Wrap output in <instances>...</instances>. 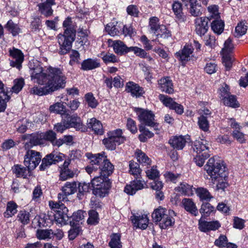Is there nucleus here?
<instances>
[{"label":"nucleus","instance_id":"f257e3e1","mask_svg":"<svg viewBox=\"0 0 248 248\" xmlns=\"http://www.w3.org/2000/svg\"><path fill=\"white\" fill-rule=\"evenodd\" d=\"M90 159V164L85 168L86 172L93 177L91 184L93 187L103 186L105 183H111L108 177L114 170V166L105 155V153L93 154H86Z\"/></svg>","mask_w":248,"mask_h":248},{"label":"nucleus","instance_id":"f03ea898","mask_svg":"<svg viewBox=\"0 0 248 248\" xmlns=\"http://www.w3.org/2000/svg\"><path fill=\"white\" fill-rule=\"evenodd\" d=\"M204 170L210 176L212 182L217 183V189L224 190L228 186V173L223 161L211 157L204 166Z\"/></svg>","mask_w":248,"mask_h":248},{"label":"nucleus","instance_id":"7ed1b4c3","mask_svg":"<svg viewBox=\"0 0 248 248\" xmlns=\"http://www.w3.org/2000/svg\"><path fill=\"white\" fill-rule=\"evenodd\" d=\"M30 74L31 79L38 84H43L47 80L66 79L64 74L60 68L49 67L44 71L39 64L30 65Z\"/></svg>","mask_w":248,"mask_h":248},{"label":"nucleus","instance_id":"20e7f679","mask_svg":"<svg viewBox=\"0 0 248 248\" xmlns=\"http://www.w3.org/2000/svg\"><path fill=\"white\" fill-rule=\"evenodd\" d=\"M63 26L65 28L64 33L59 34L57 36L60 45L59 54L61 55L65 54L71 49L76 33V28L72 24L71 17H68L65 19L63 22Z\"/></svg>","mask_w":248,"mask_h":248},{"label":"nucleus","instance_id":"39448f33","mask_svg":"<svg viewBox=\"0 0 248 248\" xmlns=\"http://www.w3.org/2000/svg\"><path fill=\"white\" fill-rule=\"evenodd\" d=\"M66 79L57 80H47L40 85H44L43 87L34 86L30 90L31 94L39 96L46 95L51 94L54 92L65 86Z\"/></svg>","mask_w":248,"mask_h":248},{"label":"nucleus","instance_id":"423d86ee","mask_svg":"<svg viewBox=\"0 0 248 248\" xmlns=\"http://www.w3.org/2000/svg\"><path fill=\"white\" fill-rule=\"evenodd\" d=\"M134 110L136 113L141 124L152 127L156 131V133H158L159 129L158 124L155 122V115L151 110L140 108H135Z\"/></svg>","mask_w":248,"mask_h":248},{"label":"nucleus","instance_id":"0eeeda50","mask_svg":"<svg viewBox=\"0 0 248 248\" xmlns=\"http://www.w3.org/2000/svg\"><path fill=\"white\" fill-rule=\"evenodd\" d=\"M49 205L52 209H56L54 214L55 221L61 225L68 224L70 218V215L68 214L67 208L62 202H49Z\"/></svg>","mask_w":248,"mask_h":248},{"label":"nucleus","instance_id":"6e6552de","mask_svg":"<svg viewBox=\"0 0 248 248\" xmlns=\"http://www.w3.org/2000/svg\"><path fill=\"white\" fill-rule=\"evenodd\" d=\"M26 150L24 164L29 170H34L40 162L42 156L39 152L35 150L30 149Z\"/></svg>","mask_w":248,"mask_h":248},{"label":"nucleus","instance_id":"1a4fd4ad","mask_svg":"<svg viewBox=\"0 0 248 248\" xmlns=\"http://www.w3.org/2000/svg\"><path fill=\"white\" fill-rule=\"evenodd\" d=\"M9 52L10 65L13 67H16L18 70L22 68V63L24 60V56L22 52L15 47L10 49Z\"/></svg>","mask_w":248,"mask_h":248},{"label":"nucleus","instance_id":"9d476101","mask_svg":"<svg viewBox=\"0 0 248 248\" xmlns=\"http://www.w3.org/2000/svg\"><path fill=\"white\" fill-rule=\"evenodd\" d=\"M22 140L26 141L24 145L25 149H29L34 146L43 144L41 133L23 135L22 136Z\"/></svg>","mask_w":248,"mask_h":248},{"label":"nucleus","instance_id":"9b49d317","mask_svg":"<svg viewBox=\"0 0 248 248\" xmlns=\"http://www.w3.org/2000/svg\"><path fill=\"white\" fill-rule=\"evenodd\" d=\"M64 157V155L62 153L56 154L52 152L49 154L47 155L43 158L42 163L40 166V170H44L48 168L52 164H56V163L63 160Z\"/></svg>","mask_w":248,"mask_h":248},{"label":"nucleus","instance_id":"f8f14e48","mask_svg":"<svg viewBox=\"0 0 248 248\" xmlns=\"http://www.w3.org/2000/svg\"><path fill=\"white\" fill-rule=\"evenodd\" d=\"M77 189V184L75 182H66L62 188V192L58 195L59 202H68V196L74 194Z\"/></svg>","mask_w":248,"mask_h":248},{"label":"nucleus","instance_id":"ddd939ff","mask_svg":"<svg viewBox=\"0 0 248 248\" xmlns=\"http://www.w3.org/2000/svg\"><path fill=\"white\" fill-rule=\"evenodd\" d=\"M64 123H66L68 128H74L76 130L84 132L86 128L84 126L82 121L79 117L76 114L66 115L64 118Z\"/></svg>","mask_w":248,"mask_h":248},{"label":"nucleus","instance_id":"4468645a","mask_svg":"<svg viewBox=\"0 0 248 248\" xmlns=\"http://www.w3.org/2000/svg\"><path fill=\"white\" fill-rule=\"evenodd\" d=\"M159 20L156 17H153L150 20V26L151 31L158 37H162L164 35V37L170 35L169 32L166 33L167 30L165 26H160L158 24Z\"/></svg>","mask_w":248,"mask_h":248},{"label":"nucleus","instance_id":"2eb2a0df","mask_svg":"<svg viewBox=\"0 0 248 248\" xmlns=\"http://www.w3.org/2000/svg\"><path fill=\"white\" fill-rule=\"evenodd\" d=\"M210 21V19L207 17H201L195 19V31L198 35L202 36L207 32L209 29L208 23Z\"/></svg>","mask_w":248,"mask_h":248},{"label":"nucleus","instance_id":"dca6fc26","mask_svg":"<svg viewBox=\"0 0 248 248\" xmlns=\"http://www.w3.org/2000/svg\"><path fill=\"white\" fill-rule=\"evenodd\" d=\"M40 1L37 6L41 14L46 17L51 16L53 12L51 6L55 4V0H40Z\"/></svg>","mask_w":248,"mask_h":248},{"label":"nucleus","instance_id":"f3484780","mask_svg":"<svg viewBox=\"0 0 248 248\" xmlns=\"http://www.w3.org/2000/svg\"><path fill=\"white\" fill-rule=\"evenodd\" d=\"M220 227V224L218 221H206L201 218L199 220V229L202 232L215 231Z\"/></svg>","mask_w":248,"mask_h":248},{"label":"nucleus","instance_id":"a211bd4d","mask_svg":"<svg viewBox=\"0 0 248 248\" xmlns=\"http://www.w3.org/2000/svg\"><path fill=\"white\" fill-rule=\"evenodd\" d=\"M132 223L137 228L145 230L148 225L149 219L146 215H135L131 217Z\"/></svg>","mask_w":248,"mask_h":248},{"label":"nucleus","instance_id":"6ab92c4d","mask_svg":"<svg viewBox=\"0 0 248 248\" xmlns=\"http://www.w3.org/2000/svg\"><path fill=\"white\" fill-rule=\"evenodd\" d=\"M125 91L130 93L132 96L136 97H140L145 93L143 88L133 81H129L126 84Z\"/></svg>","mask_w":248,"mask_h":248},{"label":"nucleus","instance_id":"aec40b11","mask_svg":"<svg viewBox=\"0 0 248 248\" xmlns=\"http://www.w3.org/2000/svg\"><path fill=\"white\" fill-rule=\"evenodd\" d=\"M145 183L140 180H134L131 182L129 185H127L124 188V192L129 195H133L137 191L141 190L144 187Z\"/></svg>","mask_w":248,"mask_h":248},{"label":"nucleus","instance_id":"412c9836","mask_svg":"<svg viewBox=\"0 0 248 248\" xmlns=\"http://www.w3.org/2000/svg\"><path fill=\"white\" fill-rule=\"evenodd\" d=\"M109 45H111L114 52L120 55L130 52L129 47H127L122 41L120 40L112 41L108 40Z\"/></svg>","mask_w":248,"mask_h":248},{"label":"nucleus","instance_id":"4be33fe9","mask_svg":"<svg viewBox=\"0 0 248 248\" xmlns=\"http://www.w3.org/2000/svg\"><path fill=\"white\" fill-rule=\"evenodd\" d=\"M193 50V46L191 45H187L181 51L176 52L175 55L182 62H187L192 56Z\"/></svg>","mask_w":248,"mask_h":248},{"label":"nucleus","instance_id":"5701e85b","mask_svg":"<svg viewBox=\"0 0 248 248\" xmlns=\"http://www.w3.org/2000/svg\"><path fill=\"white\" fill-rule=\"evenodd\" d=\"M175 213L173 210H170L160 221L159 226L161 229H166L169 227L172 226L175 223Z\"/></svg>","mask_w":248,"mask_h":248},{"label":"nucleus","instance_id":"b1692460","mask_svg":"<svg viewBox=\"0 0 248 248\" xmlns=\"http://www.w3.org/2000/svg\"><path fill=\"white\" fill-rule=\"evenodd\" d=\"M70 162V159L65 160L63 165L61 167L60 179L62 181H65L68 179L73 178L74 176L73 171L68 168Z\"/></svg>","mask_w":248,"mask_h":248},{"label":"nucleus","instance_id":"393cba45","mask_svg":"<svg viewBox=\"0 0 248 248\" xmlns=\"http://www.w3.org/2000/svg\"><path fill=\"white\" fill-rule=\"evenodd\" d=\"M10 99V96L8 95L4 84L0 80V112L5 111L7 107V103Z\"/></svg>","mask_w":248,"mask_h":248},{"label":"nucleus","instance_id":"a878e982","mask_svg":"<svg viewBox=\"0 0 248 248\" xmlns=\"http://www.w3.org/2000/svg\"><path fill=\"white\" fill-rule=\"evenodd\" d=\"M87 126L88 128L92 129L96 134L102 135L103 134V126L101 123L95 118L88 119Z\"/></svg>","mask_w":248,"mask_h":248},{"label":"nucleus","instance_id":"bb28decb","mask_svg":"<svg viewBox=\"0 0 248 248\" xmlns=\"http://www.w3.org/2000/svg\"><path fill=\"white\" fill-rule=\"evenodd\" d=\"M158 84L161 91L168 93H172L173 92L172 81L169 77L161 78L158 80Z\"/></svg>","mask_w":248,"mask_h":248},{"label":"nucleus","instance_id":"cd10ccee","mask_svg":"<svg viewBox=\"0 0 248 248\" xmlns=\"http://www.w3.org/2000/svg\"><path fill=\"white\" fill-rule=\"evenodd\" d=\"M193 149L197 154H202L203 152L209 153L208 142L203 139L196 140L194 143Z\"/></svg>","mask_w":248,"mask_h":248},{"label":"nucleus","instance_id":"c85d7f7f","mask_svg":"<svg viewBox=\"0 0 248 248\" xmlns=\"http://www.w3.org/2000/svg\"><path fill=\"white\" fill-rule=\"evenodd\" d=\"M182 203L184 208L187 212L194 216H197L198 215V209L192 199L185 198L182 200Z\"/></svg>","mask_w":248,"mask_h":248},{"label":"nucleus","instance_id":"c756f323","mask_svg":"<svg viewBox=\"0 0 248 248\" xmlns=\"http://www.w3.org/2000/svg\"><path fill=\"white\" fill-rule=\"evenodd\" d=\"M100 64L97 59H87L81 64V69L84 71L92 70L100 67Z\"/></svg>","mask_w":248,"mask_h":248},{"label":"nucleus","instance_id":"7c9ffc66","mask_svg":"<svg viewBox=\"0 0 248 248\" xmlns=\"http://www.w3.org/2000/svg\"><path fill=\"white\" fill-rule=\"evenodd\" d=\"M123 131L121 129H117L113 131H109L108 133V137L114 140L117 143L118 145L124 142L125 140V138L122 136Z\"/></svg>","mask_w":248,"mask_h":248},{"label":"nucleus","instance_id":"2f4dec72","mask_svg":"<svg viewBox=\"0 0 248 248\" xmlns=\"http://www.w3.org/2000/svg\"><path fill=\"white\" fill-rule=\"evenodd\" d=\"M169 143L174 149L182 150L186 145V140L182 136H175L170 139Z\"/></svg>","mask_w":248,"mask_h":248},{"label":"nucleus","instance_id":"473e14b6","mask_svg":"<svg viewBox=\"0 0 248 248\" xmlns=\"http://www.w3.org/2000/svg\"><path fill=\"white\" fill-rule=\"evenodd\" d=\"M105 29L109 35L114 36L118 35L120 31H122V24L120 23H116V24L110 23L107 25Z\"/></svg>","mask_w":248,"mask_h":248},{"label":"nucleus","instance_id":"72a5a7b5","mask_svg":"<svg viewBox=\"0 0 248 248\" xmlns=\"http://www.w3.org/2000/svg\"><path fill=\"white\" fill-rule=\"evenodd\" d=\"M110 186L111 183H105L103 186L93 188V193L96 196L104 197L108 194Z\"/></svg>","mask_w":248,"mask_h":248},{"label":"nucleus","instance_id":"f704fd0d","mask_svg":"<svg viewBox=\"0 0 248 248\" xmlns=\"http://www.w3.org/2000/svg\"><path fill=\"white\" fill-rule=\"evenodd\" d=\"M17 205L14 202H8L7 203L6 210L3 213L4 217L9 218L14 216L17 212Z\"/></svg>","mask_w":248,"mask_h":248},{"label":"nucleus","instance_id":"c9c22d12","mask_svg":"<svg viewBox=\"0 0 248 248\" xmlns=\"http://www.w3.org/2000/svg\"><path fill=\"white\" fill-rule=\"evenodd\" d=\"M202 7L197 0H192L190 5L189 12L192 16H198L202 14Z\"/></svg>","mask_w":248,"mask_h":248},{"label":"nucleus","instance_id":"e433bc0d","mask_svg":"<svg viewBox=\"0 0 248 248\" xmlns=\"http://www.w3.org/2000/svg\"><path fill=\"white\" fill-rule=\"evenodd\" d=\"M167 213L168 211L165 208L161 207L155 209L152 215L154 221L160 222Z\"/></svg>","mask_w":248,"mask_h":248},{"label":"nucleus","instance_id":"4c0bfd02","mask_svg":"<svg viewBox=\"0 0 248 248\" xmlns=\"http://www.w3.org/2000/svg\"><path fill=\"white\" fill-rule=\"evenodd\" d=\"M31 170H29L27 167L22 166L20 165L14 166L13 171L17 177H23L26 178Z\"/></svg>","mask_w":248,"mask_h":248},{"label":"nucleus","instance_id":"58836bf2","mask_svg":"<svg viewBox=\"0 0 248 248\" xmlns=\"http://www.w3.org/2000/svg\"><path fill=\"white\" fill-rule=\"evenodd\" d=\"M196 192L201 201H209L213 197L209 191L203 187H199L196 189Z\"/></svg>","mask_w":248,"mask_h":248},{"label":"nucleus","instance_id":"ea45409f","mask_svg":"<svg viewBox=\"0 0 248 248\" xmlns=\"http://www.w3.org/2000/svg\"><path fill=\"white\" fill-rule=\"evenodd\" d=\"M222 101L223 104L228 107L237 108L240 106L239 103L237 101L236 96L234 95L230 94L228 97H225Z\"/></svg>","mask_w":248,"mask_h":248},{"label":"nucleus","instance_id":"a19ab883","mask_svg":"<svg viewBox=\"0 0 248 248\" xmlns=\"http://www.w3.org/2000/svg\"><path fill=\"white\" fill-rule=\"evenodd\" d=\"M211 29L217 34H220L224 30V23L221 20H215L211 23Z\"/></svg>","mask_w":248,"mask_h":248},{"label":"nucleus","instance_id":"79ce46f5","mask_svg":"<svg viewBox=\"0 0 248 248\" xmlns=\"http://www.w3.org/2000/svg\"><path fill=\"white\" fill-rule=\"evenodd\" d=\"M193 189H195V188L193 187V186L186 183L181 184L180 186L177 187L178 191L188 196L193 195Z\"/></svg>","mask_w":248,"mask_h":248},{"label":"nucleus","instance_id":"37998d69","mask_svg":"<svg viewBox=\"0 0 248 248\" xmlns=\"http://www.w3.org/2000/svg\"><path fill=\"white\" fill-rule=\"evenodd\" d=\"M198 124L199 128L204 132L209 131V122L207 120V117L204 115H201L198 118Z\"/></svg>","mask_w":248,"mask_h":248},{"label":"nucleus","instance_id":"c03bdc74","mask_svg":"<svg viewBox=\"0 0 248 248\" xmlns=\"http://www.w3.org/2000/svg\"><path fill=\"white\" fill-rule=\"evenodd\" d=\"M110 237L109 246L111 248H121L122 245L121 242V235L118 233H113Z\"/></svg>","mask_w":248,"mask_h":248},{"label":"nucleus","instance_id":"a18cd8bd","mask_svg":"<svg viewBox=\"0 0 248 248\" xmlns=\"http://www.w3.org/2000/svg\"><path fill=\"white\" fill-rule=\"evenodd\" d=\"M136 156L140 163L144 164L145 165H150L151 164V160L150 159L140 150H137L136 151Z\"/></svg>","mask_w":248,"mask_h":248},{"label":"nucleus","instance_id":"49530a36","mask_svg":"<svg viewBox=\"0 0 248 248\" xmlns=\"http://www.w3.org/2000/svg\"><path fill=\"white\" fill-rule=\"evenodd\" d=\"M65 107L62 103L57 102L49 107V110L51 112L63 114L65 112Z\"/></svg>","mask_w":248,"mask_h":248},{"label":"nucleus","instance_id":"de8ad7c7","mask_svg":"<svg viewBox=\"0 0 248 248\" xmlns=\"http://www.w3.org/2000/svg\"><path fill=\"white\" fill-rule=\"evenodd\" d=\"M172 9L178 18H182L184 16L183 13L182 5L180 2L178 0L174 1L172 5Z\"/></svg>","mask_w":248,"mask_h":248},{"label":"nucleus","instance_id":"09e8293b","mask_svg":"<svg viewBox=\"0 0 248 248\" xmlns=\"http://www.w3.org/2000/svg\"><path fill=\"white\" fill-rule=\"evenodd\" d=\"M248 29L247 26L244 22L242 21L238 23L235 27L234 35L236 37H239L245 34Z\"/></svg>","mask_w":248,"mask_h":248},{"label":"nucleus","instance_id":"8fccbe9b","mask_svg":"<svg viewBox=\"0 0 248 248\" xmlns=\"http://www.w3.org/2000/svg\"><path fill=\"white\" fill-rule=\"evenodd\" d=\"M30 214L25 210H21L19 212L17 219L23 225L28 224L30 222Z\"/></svg>","mask_w":248,"mask_h":248},{"label":"nucleus","instance_id":"3c124183","mask_svg":"<svg viewBox=\"0 0 248 248\" xmlns=\"http://www.w3.org/2000/svg\"><path fill=\"white\" fill-rule=\"evenodd\" d=\"M36 236L39 239H50L53 237V230L51 229L37 230Z\"/></svg>","mask_w":248,"mask_h":248},{"label":"nucleus","instance_id":"603ef678","mask_svg":"<svg viewBox=\"0 0 248 248\" xmlns=\"http://www.w3.org/2000/svg\"><path fill=\"white\" fill-rule=\"evenodd\" d=\"M210 156L209 153L203 152L202 154H197L194 158V160L196 165L199 167H202L204 163L205 159H207Z\"/></svg>","mask_w":248,"mask_h":248},{"label":"nucleus","instance_id":"864d4df0","mask_svg":"<svg viewBox=\"0 0 248 248\" xmlns=\"http://www.w3.org/2000/svg\"><path fill=\"white\" fill-rule=\"evenodd\" d=\"M5 28L11 31L13 36H16L21 31L18 26L15 24L12 20H9L5 25Z\"/></svg>","mask_w":248,"mask_h":248},{"label":"nucleus","instance_id":"5fc2aeb1","mask_svg":"<svg viewBox=\"0 0 248 248\" xmlns=\"http://www.w3.org/2000/svg\"><path fill=\"white\" fill-rule=\"evenodd\" d=\"M102 56V58L104 62L106 63H115L119 62L118 58L113 54L110 53L109 52L105 54L102 53L101 54Z\"/></svg>","mask_w":248,"mask_h":248},{"label":"nucleus","instance_id":"6e6d98bb","mask_svg":"<svg viewBox=\"0 0 248 248\" xmlns=\"http://www.w3.org/2000/svg\"><path fill=\"white\" fill-rule=\"evenodd\" d=\"M43 143L44 140L50 141L52 143L56 139V134L52 130H48L46 132L41 133Z\"/></svg>","mask_w":248,"mask_h":248},{"label":"nucleus","instance_id":"4d7b16f0","mask_svg":"<svg viewBox=\"0 0 248 248\" xmlns=\"http://www.w3.org/2000/svg\"><path fill=\"white\" fill-rule=\"evenodd\" d=\"M80 55L79 53L76 50H72L70 54L69 64L73 66L76 64H79Z\"/></svg>","mask_w":248,"mask_h":248},{"label":"nucleus","instance_id":"13d9d810","mask_svg":"<svg viewBox=\"0 0 248 248\" xmlns=\"http://www.w3.org/2000/svg\"><path fill=\"white\" fill-rule=\"evenodd\" d=\"M99 217L98 213L94 210H90L89 212V218L87 220L88 224L95 225L98 222Z\"/></svg>","mask_w":248,"mask_h":248},{"label":"nucleus","instance_id":"bf43d9fd","mask_svg":"<svg viewBox=\"0 0 248 248\" xmlns=\"http://www.w3.org/2000/svg\"><path fill=\"white\" fill-rule=\"evenodd\" d=\"M223 63L227 70H229L232 66V57L230 53H222Z\"/></svg>","mask_w":248,"mask_h":248},{"label":"nucleus","instance_id":"052dcab7","mask_svg":"<svg viewBox=\"0 0 248 248\" xmlns=\"http://www.w3.org/2000/svg\"><path fill=\"white\" fill-rule=\"evenodd\" d=\"M214 210V207L209 203L202 204L200 212L202 216H208Z\"/></svg>","mask_w":248,"mask_h":248},{"label":"nucleus","instance_id":"680f3d73","mask_svg":"<svg viewBox=\"0 0 248 248\" xmlns=\"http://www.w3.org/2000/svg\"><path fill=\"white\" fill-rule=\"evenodd\" d=\"M14 86L12 89L13 92L17 93L23 88L24 85V81L23 78L16 79L14 80Z\"/></svg>","mask_w":248,"mask_h":248},{"label":"nucleus","instance_id":"e2e57ef3","mask_svg":"<svg viewBox=\"0 0 248 248\" xmlns=\"http://www.w3.org/2000/svg\"><path fill=\"white\" fill-rule=\"evenodd\" d=\"M159 98L165 106L169 107L170 109L173 106V104L175 103V102L171 98L167 95L160 94Z\"/></svg>","mask_w":248,"mask_h":248},{"label":"nucleus","instance_id":"0e129e2a","mask_svg":"<svg viewBox=\"0 0 248 248\" xmlns=\"http://www.w3.org/2000/svg\"><path fill=\"white\" fill-rule=\"evenodd\" d=\"M85 98L88 105L92 108H95L98 105L97 101L93 96L92 93H88L85 94Z\"/></svg>","mask_w":248,"mask_h":248},{"label":"nucleus","instance_id":"69168bd1","mask_svg":"<svg viewBox=\"0 0 248 248\" xmlns=\"http://www.w3.org/2000/svg\"><path fill=\"white\" fill-rule=\"evenodd\" d=\"M129 171L130 173L137 177L140 172V169L139 165L133 161H131L129 163Z\"/></svg>","mask_w":248,"mask_h":248},{"label":"nucleus","instance_id":"338daca9","mask_svg":"<svg viewBox=\"0 0 248 248\" xmlns=\"http://www.w3.org/2000/svg\"><path fill=\"white\" fill-rule=\"evenodd\" d=\"M228 239L225 235H220L215 241V245L219 248H225L228 244Z\"/></svg>","mask_w":248,"mask_h":248},{"label":"nucleus","instance_id":"774afa93","mask_svg":"<svg viewBox=\"0 0 248 248\" xmlns=\"http://www.w3.org/2000/svg\"><path fill=\"white\" fill-rule=\"evenodd\" d=\"M105 147L108 150H114L116 149L117 143L114 140L109 139L108 137L104 139L102 141Z\"/></svg>","mask_w":248,"mask_h":248}]
</instances>
